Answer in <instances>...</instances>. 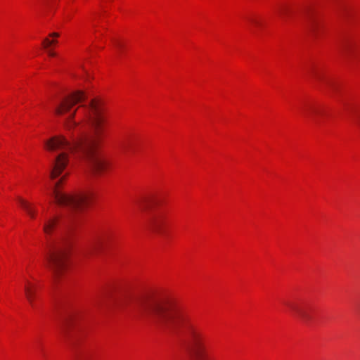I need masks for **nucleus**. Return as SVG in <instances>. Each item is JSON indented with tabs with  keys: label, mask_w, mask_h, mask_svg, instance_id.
<instances>
[{
	"label": "nucleus",
	"mask_w": 360,
	"mask_h": 360,
	"mask_svg": "<svg viewBox=\"0 0 360 360\" xmlns=\"http://www.w3.org/2000/svg\"><path fill=\"white\" fill-rule=\"evenodd\" d=\"M250 21L251 22H252L253 24H255L256 25H258L259 24L258 21H257L256 20H255L253 18L250 19Z\"/></svg>",
	"instance_id": "20"
},
{
	"label": "nucleus",
	"mask_w": 360,
	"mask_h": 360,
	"mask_svg": "<svg viewBox=\"0 0 360 360\" xmlns=\"http://www.w3.org/2000/svg\"><path fill=\"white\" fill-rule=\"evenodd\" d=\"M342 15H346V13H345V11H342Z\"/></svg>",
	"instance_id": "25"
},
{
	"label": "nucleus",
	"mask_w": 360,
	"mask_h": 360,
	"mask_svg": "<svg viewBox=\"0 0 360 360\" xmlns=\"http://www.w3.org/2000/svg\"><path fill=\"white\" fill-rule=\"evenodd\" d=\"M77 360H84V359H81V358H79V357H77Z\"/></svg>",
	"instance_id": "23"
},
{
	"label": "nucleus",
	"mask_w": 360,
	"mask_h": 360,
	"mask_svg": "<svg viewBox=\"0 0 360 360\" xmlns=\"http://www.w3.org/2000/svg\"><path fill=\"white\" fill-rule=\"evenodd\" d=\"M84 125L93 131V135L80 134L72 143L63 136H54L44 143L45 148L53 155L50 178L58 177L69 163L70 153L82 158L90 175L101 176L108 167L105 160L98 155L97 148L108 123V115L103 103L97 98L92 99L88 105H84Z\"/></svg>",
	"instance_id": "2"
},
{
	"label": "nucleus",
	"mask_w": 360,
	"mask_h": 360,
	"mask_svg": "<svg viewBox=\"0 0 360 360\" xmlns=\"http://www.w3.org/2000/svg\"><path fill=\"white\" fill-rule=\"evenodd\" d=\"M276 11L278 15L284 20L292 17L295 13V6L290 2H281L276 6Z\"/></svg>",
	"instance_id": "8"
},
{
	"label": "nucleus",
	"mask_w": 360,
	"mask_h": 360,
	"mask_svg": "<svg viewBox=\"0 0 360 360\" xmlns=\"http://www.w3.org/2000/svg\"><path fill=\"white\" fill-rule=\"evenodd\" d=\"M57 42H58L57 40H55V39L50 40L48 38H45L43 40L42 44H43V46L44 47V49H48L50 46H51L53 44H56Z\"/></svg>",
	"instance_id": "16"
},
{
	"label": "nucleus",
	"mask_w": 360,
	"mask_h": 360,
	"mask_svg": "<svg viewBox=\"0 0 360 360\" xmlns=\"http://www.w3.org/2000/svg\"><path fill=\"white\" fill-rule=\"evenodd\" d=\"M47 53H48L49 56H51V57H54L56 56V53L54 51L49 50V49H47Z\"/></svg>",
	"instance_id": "18"
},
{
	"label": "nucleus",
	"mask_w": 360,
	"mask_h": 360,
	"mask_svg": "<svg viewBox=\"0 0 360 360\" xmlns=\"http://www.w3.org/2000/svg\"><path fill=\"white\" fill-rule=\"evenodd\" d=\"M24 292L25 297L33 308H36L37 305L35 300L37 298V287L35 284L27 281L24 287Z\"/></svg>",
	"instance_id": "9"
},
{
	"label": "nucleus",
	"mask_w": 360,
	"mask_h": 360,
	"mask_svg": "<svg viewBox=\"0 0 360 360\" xmlns=\"http://www.w3.org/2000/svg\"><path fill=\"white\" fill-rule=\"evenodd\" d=\"M306 15H307V18H308L307 27H308L309 30L310 32H311L312 33L316 34V30H317L316 23L312 19V18L310 16L309 11L308 8H307V11H306Z\"/></svg>",
	"instance_id": "15"
},
{
	"label": "nucleus",
	"mask_w": 360,
	"mask_h": 360,
	"mask_svg": "<svg viewBox=\"0 0 360 360\" xmlns=\"http://www.w3.org/2000/svg\"><path fill=\"white\" fill-rule=\"evenodd\" d=\"M165 224V215L161 212L153 211L149 215L148 226L150 230L156 233H161Z\"/></svg>",
	"instance_id": "6"
},
{
	"label": "nucleus",
	"mask_w": 360,
	"mask_h": 360,
	"mask_svg": "<svg viewBox=\"0 0 360 360\" xmlns=\"http://www.w3.org/2000/svg\"><path fill=\"white\" fill-rule=\"evenodd\" d=\"M50 36L53 37H58L59 34L58 32H53V33L50 34Z\"/></svg>",
	"instance_id": "21"
},
{
	"label": "nucleus",
	"mask_w": 360,
	"mask_h": 360,
	"mask_svg": "<svg viewBox=\"0 0 360 360\" xmlns=\"http://www.w3.org/2000/svg\"><path fill=\"white\" fill-rule=\"evenodd\" d=\"M154 203L155 199L150 196L142 197L136 201L137 205L142 210L150 209Z\"/></svg>",
	"instance_id": "12"
},
{
	"label": "nucleus",
	"mask_w": 360,
	"mask_h": 360,
	"mask_svg": "<svg viewBox=\"0 0 360 360\" xmlns=\"http://www.w3.org/2000/svg\"><path fill=\"white\" fill-rule=\"evenodd\" d=\"M73 326V317L72 315H68L63 318L60 330L62 335L64 339L70 342L71 345H74L75 342V334L72 333L71 328Z\"/></svg>",
	"instance_id": "7"
},
{
	"label": "nucleus",
	"mask_w": 360,
	"mask_h": 360,
	"mask_svg": "<svg viewBox=\"0 0 360 360\" xmlns=\"http://www.w3.org/2000/svg\"><path fill=\"white\" fill-rule=\"evenodd\" d=\"M122 148H123V150L125 151L129 150L130 148H131L130 143L129 142L123 143Z\"/></svg>",
	"instance_id": "17"
},
{
	"label": "nucleus",
	"mask_w": 360,
	"mask_h": 360,
	"mask_svg": "<svg viewBox=\"0 0 360 360\" xmlns=\"http://www.w3.org/2000/svg\"><path fill=\"white\" fill-rule=\"evenodd\" d=\"M106 246L107 242L105 240H98L92 244L90 251L98 252L104 250Z\"/></svg>",
	"instance_id": "14"
},
{
	"label": "nucleus",
	"mask_w": 360,
	"mask_h": 360,
	"mask_svg": "<svg viewBox=\"0 0 360 360\" xmlns=\"http://www.w3.org/2000/svg\"><path fill=\"white\" fill-rule=\"evenodd\" d=\"M60 221L59 216H52L44 221L43 230L46 235L51 234L56 229Z\"/></svg>",
	"instance_id": "10"
},
{
	"label": "nucleus",
	"mask_w": 360,
	"mask_h": 360,
	"mask_svg": "<svg viewBox=\"0 0 360 360\" xmlns=\"http://www.w3.org/2000/svg\"><path fill=\"white\" fill-rule=\"evenodd\" d=\"M343 51L345 52V54H347V50H344Z\"/></svg>",
	"instance_id": "24"
},
{
	"label": "nucleus",
	"mask_w": 360,
	"mask_h": 360,
	"mask_svg": "<svg viewBox=\"0 0 360 360\" xmlns=\"http://www.w3.org/2000/svg\"><path fill=\"white\" fill-rule=\"evenodd\" d=\"M309 111H311V113H314V114H319V110L318 109H316V108L309 109Z\"/></svg>",
	"instance_id": "19"
},
{
	"label": "nucleus",
	"mask_w": 360,
	"mask_h": 360,
	"mask_svg": "<svg viewBox=\"0 0 360 360\" xmlns=\"http://www.w3.org/2000/svg\"><path fill=\"white\" fill-rule=\"evenodd\" d=\"M18 200L22 207V208L27 213V214L32 218H35L36 211L32 206V205L27 201L25 200L22 198L18 197Z\"/></svg>",
	"instance_id": "13"
},
{
	"label": "nucleus",
	"mask_w": 360,
	"mask_h": 360,
	"mask_svg": "<svg viewBox=\"0 0 360 360\" xmlns=\"http://www.w3.org/2000/svg\"><path fill=\"white\" fill-rule=\"evenodd\" d=\"M67 175V174H64L58 181L54 183L51 188V195L58 205L65 207L68 210L75 212L82 210L86 202V197L65 193L60 188V184Z\"/></svg>",
	"instance_id": "3"
},
{
	"label": "nucleus",
	"mask_w": 360,
	"mask_h": 360,
	"mask_svg": "<svg viewBox=\"0 0 360 360\" xmlns=\"http://www.w3.org/2000/svg\"><path fill=\"white\" fill-rule=\"evenodd\" d=\"M47 268L52 272L53 278L58 279L63 275L68 265V252L60 246L50 248L45 256Z\"/></svg>",
	"instance_id": "5"
},
{
	"label": "nucleus",
	"mask_w": 360,
	"mask_h": 360,
	"mask_svg": "<svg viewBox=\"0 0 360 360\" xmlns=\"http://www.w3.org/2000/svg\"><path fill=\"white\" fill-rule=\"evenodd\" d=\"M287 305L290 308L293 314L303 321H307L309 320V316L302 308L292 303H288Z\"/></svg>",
	"instance_id": "11"
},
{
	"label": "nucleus",
	"mask_w": 360,
	"mask_h": 360,
	"mask_svg": "<svg viewBox=\"0 0 360 360\" xmlns=\"http://www.w3.org/2000/svg\"><path fill=\"white\" fill-rule=\"evenodd\" d=\"M103 302L119 309L130 308L138 319L184 335L188 340L193 360H217L208 352L202 333L192 321L188 312L174 302L158 299L149 294H124L103 300Z\"/></svg>",
	"instance_id": "1"
},
{
	"label": "nucleus",
	"mask_w": 360,
	"mask_h": 360,
	"mask_svg": "<svg viewBox=\"0 0 360 360\" xmlns=\"http://www.w3.org/2000/svg\"><path fill=\"white\" fill-rule=\"evenodd\" d=\"M356 123L360 127V116L358 117L357 120H356Z\"/></svg>",
	"instance_id": "22"
},
{
	"label": "nucleus",
	"mask_w": 360,
	"mask_h": 360,
	"mask_svg": "<svg viewBox=\"0 0 360 360\" xmlns=\"http://www.w3.org/2000/svg\"><path fill=\"white\" fill-rule=\"evenodd\" d=\"M84 99V94L82 91H78L62 99L55 109V113L59 116L65 117V123L68 129L73 128L79 124L73 120L77 109L72 110L73 105L82 101Z\"/></svg>",
	"instance_id": "4"
}]
</instances>
